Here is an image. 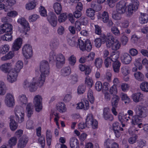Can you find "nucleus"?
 <instances>
[{
    "mask_svg": "<svg viewBox=\"0 0 148 148\" xmlns=\"http://www.w3.org/2000/svg\"><path fill=\"white\" fill-rule=\"evenodd\" d=\"M40 70L41 74L39 78L38 83L40 86L43 84L46 76L48 75L49 73V67L48 62L43 60L41 62L40 65Z\"/></svg>",
    "mask_w": 148,
    "mask_h": 148,
    "instance_id": "obj_1",
    "label": "nucleus"
},
{
    "mask_svg": "<svg viewBox=\"0 0 148 148\" xmlns=\"http://www.w3.org/2000/svg\"><path fill=\"white\" fill-rule=\"evenodd\" d=\"M49 61H54L56 62V66L57 68L61 67L65 63V57L61 53L56 55L53 51L50 53L49 58Z\"/></svg>",
    "mask_w": 148,
    "mask_h": 148,
    "instance_id": "obj_2",
    "label": "nucleus"
},
{
    "mask_svg": "<svg viewBox=\"0 0 148 148\" xmlns=\"http://www.w3.org/2000/svg\"><path fill=\"white\" fill-rule=\"evenodd\" d=\"M86 124L88 126H92L93 129H96L98 127V122L96 120L93 119L92 114H89L87 116Z\"/></svg>",
    "mask_w": 148,
    "mask_h": 148,
    "instance_id": "obj_3",
    "label": "nucleus"
},
{
    "mask_svg": "<svg viewBox=\"0 0 148 148\" xmlns=\"http://www.w3.org/2000/svg\"><path fill=\"white\" fill-rule=\"evenodd\" d=\"M137 115L140 118H145L148 114V110L143 106L138 105L136 107Z\"/></svg>",
    "mask_w": 148,
    "mask_h": 148,
    "instance_id": "obj_4",
    "label": "nucleus"
},
{
    "mask_svg": "<svg viewBox=\"0 0 148 148\" xmlns=\"http://www.w3.org/2000/svg\"><path fill=\"white\" fill-rule=\"evenodd\" d=\"M42 99L41 96L38 95L35 96L34 99V103L36 111L39 112L42 108Z\"/></svg>",
    "mask_w": 148,
    "mask_h": 148,
    "instance_id": "obj_5",
    "label": "nucleus"
},
{
    "mask_svg": "<svg viewBox=\"0 0 148 148\" xmlns=\"http://www.w3.org/2000/svg\"><path fill=\"white\" fill-rule=\"evenodd\" d=\"M17 22L22 25L24 29V31L22 33L25 35H27V33L26 32H28L30 29L28 22L24 18H22L18 19Z\"/></svg>",
    "mask_w": 148,
    "mask_h": 148,
    "instance_id": "obj_6",
    "label": "nucleus"
},
{
    "mask_svg": "<svg viewBox=\"0 0 148 148\" xmlns=\"http://www.w3.org/2000/svg\"><path fill=\"white\" fill-rule=\"evenodd\" d=\"M23 54L26 58H29L32 54V50L31 46L29 44L25 45L22 49Z\"/></svg>",
    "mask_w": 148,
    "mask_h": 148,
    "instance_id": "obj_7",
    "label": "nucleus"
},
{
    "mask_svg": "<svg viewBox=\"0 0 148 148\" xmlns=\"http://www.w3.org/2000/svg\"><path fill=\"white\" fill-rule=\"evenodd\" d=\"M102 37L103 39H106V45L108 48H112L113 42L114 40V38L112 34L108 33L106 36L104 35Z\"/></svg>",
    "mask_w": 148,
    "mask_h": 148,
    "instance_id": "obj_8",
    "label": "nucleus"
},
{
    "mask_svg": "<svg viewBox=\"0 0 148 148\" xmlns=\"http://www.w3.org/2000/svg\"><path fill=\"white\" fill-rule=\"evenodd\" d=\"M18 73L13 70L8 73L7 76V80L9 82L12 83L16 81L18 76Z\"/></svg>",
    "mask_w": 148,
    "mask_h": 148,
    "instance_id": "obj_9",
    "label": "nucleus"
},
{
    "mask_svg": "<svg viewBox=\"0 0 148 148\" xmlns=\"http://www.w3.org/2000/svg\"><path fill=\"white\" fill-rule=\"evenodd\" d=\"M47 19L51 25L55 27L57 24V17L55 14L53 12H49L47 15Z\"/></svg>",
    "mask_w": 148,
    "mask_h": 148,
    "instance_id": "obj_10",
    "label": "nucleus"
},
{
    "mask_svg": "<svg viewBox=\"0 0 148 148\" xmlns=\"http://www.w3.org/2000/svg\"><path fill=\"white\" fill-rule=\"evenodd\" d=\"M126 3L123 1H121L118 3L116 6V11L120 13H124L126 10Z\"/></svg>",
    "mask_w": 148,
    "mask_h": 148,
    "instance_id": "obj_11",
    "label": "nucleus"
},
{
    "mask_svg": "<svg viewBox=\"0 0 148 148\" xmlns=\"http://www.w3.org/2000/svg\"><path fill=\"white\" fill-rule=\"evenodd\" d=\"M113 130L116 136L119 138L121 135V133L120 131L123 130V129L120 127L119 124L118 122L114 123L112 125Z\"/></svg>",
    "mask_w": 148,
    "mask_h": 148,
    "instance_id": "obj_12",
    "label": "nucleus"
},
{
    "mask_svg": "<svg viewBox=\"0 0 148 148\" xmlns=\"http://www.w3.org/2000/svg\"><path fill=\"white\" fill-rule=\"evenodd\" d=\"M139 2L137 0H134L132 3L128 6V12L129 15H131L134 11L137 10L138 8Z\"/></svg>",
    "mask_w": 148,
    "mask_h": 148,
    "instance_id": "obj_13",
    "label": "nucleus"
},
{
    "mask_svg": "<svg viewBox=\"0 0 148 148\" xmlns=\"http://www.w3.org/2000/svg\"><path fill=\"white\" fill-rule=\"evenodd\" d=\"M5 102L6 105L9 107L14 106V99L12 94L10 93L6 94L5 98Z\"/></svg>",
    "mask_w": 148,
    "mask_h": 148,
    "instance_id": "obj_14",
    "label": "nucleus"
},
{
    "mask_svg": "<svg viewBox=\"0 0 148 148\" xmlns=\"http://www.w3.org/2000/svg\"><path fill=\"white\" fill-rule=\"evenodd\" d=\"M22 39L19 38L16 39L13 42L12 49L13 51L18 50L21 47L22 44Z\"/></svg>",
    "mask_w": 148,
    "mask_h": 148,
    "instance_id": "obj_15",
    "label": "nucleus"
},
{
    "mask_svg": "<svg viewBox=\"0 0 148 148\" xmlns=\"http://www.w3.org/2000/svg\"><path fill=\"white\" fill-rule=\"evenodd\" d=\"M121 60L123 64H128L131 62L132 58L130 54L128 53H125L121 55Z\"/></svg>",
    "mask_w": 148,
    "mask_h": 148,
    "instance_id": "obj_16",
    "label": "nucleus"
},
{
    "mask_svg": "<svg viewBox=\"0 0 148 148\" xmlns=\"http://www.w3.org/2000/svg\"><path fill=\"white\" fill-rule=\"evenodd\" d=\"M103 117L106 120L112 121L114 119L113 115L109 112L108 108H105L103 109Z\"/></svg>",
    "mask_w": 148,
    "mask_h": 148,
    "instance_id": "obj_17",
    "label": "nucleus"
},
{
    "mask_svg": "<svg viewBox=\"0 0 148 148\" xmlns=\"http://www.w3.org/2000/svg\"><path fill=\"white\" fill-rule=\"evenodd\" d=\"M139 117L137 115L133 116L131 122L133 125H137L139 128H141L143 126L142 123H140L141 122V120L139 119Z\"/></svg>",
    "mask_w": 148,
    "mask_h": 148,
    "instance_id": "obj_18",
    "label": "nucleus"
},
{
    "mask_svg": "<svg viewBox=\"0 0 148 148\" xmlns=\"http://www.w3.org/2000/svg\"><path fill=\"white\" fill-rule=\"evenodd\" d=\"M104 145L106 148H117L118 144L116 143H113L111 140L108 139L104 142Z\"/></svg>",
    "mask_w": 148,
    "mask_h": 148,
    "instance_id": "obj_19",
    "label": "nucleus"
},
{
    "mask_svg": "<svg viewBox=\"0 0 148 148\" xmlns=\"http://www.w3.org/2000/svg\"><path fill=\"white\" fill-rule=\"evenodd\" d=\"M133 101L137 103L142 100L144 97L143 95L141 92H137L133 94L132 95Z\"/></svg>",
    "mask_w": 148,
    "mask_h": 148,
    "instance_id": "obj_20",
    "label": "nucleus"
},
{
    "mask_svg": "<svg viewBox=\"0 0 148 148\" xmlns=\"http://www.w3.org/2000/svg\"><path fill=\"white\" fill-rule=\"evenodd\" d=\"M12 65L10 63H6L2 64L0 66V69L3 72L6 73L10 71Z\"/></svg>",
    "mask_w": 148,
    "mask_h": 148,
    "instance_id": "obj_21",
    "label": "nucleus"
},
{
    "mask_svg": "<svg viewBox=\"0 0 148 148\" xmlns=\"http://www.w3.org/2000/svg\"><path fill=\"white\" fill-rule=\"evenodd\" d=\"M9 119L10 121V129L12 131H15L17 129L18 125L14 120V116H11Z\"/></svg>",
    "mask_w": 148,
    "mask_h": 148,
    "instance_id": "obj_22",
    "label": "nucleus"
},
{
    "mask_svg": "<svg viewBox=\"0 0 148 148\" xmlns=\"http://www.w3.org/2000/svg\"><path fill=\"white\" fill-rule=\"evenodd\" d=\"M70 144L71 148H79V141L75 137H72L70 139Z\"/></svg>",
    "mask_w": 148,
    "mask_h": 148,
    "instance_id": "obj_23",
    "label": "nucleus"
},
{
    "mask_svg": "<svg viewBox=\"0 0 148 148\" xmlns=\"http://www.w3.org/2000/svg\"><path fill=\"white\" fill-rule=\"evenodd\" d=\"M28 139L26 137H23L20 139L18 143V148H23L26 145Z\"/></svg>",
    "mask_w": 148,
    "mask_h": 148,
    "instance_id": "obj_24",
    "label": "nucleus"
},
{
    "mask_svg": "<svg viewBox=\"0 0 148 148\" xmlns=\"http://www.w3.org/2000/svg\"><path fill=\"white\" fill-rule=\"evenodd\" d=\"M26 111L27 113V116L30 117L33 114V106L31 103H29L27 104L26 107Z\"/></svg>",
    "mask_w": 148,
    "mask_h": 148,
    "instance_id": "obj_25",
    "label": "nucleus"
},
{
    "mask_svg": "<svg viewBox=\"0 0 148 148\" xmlns=\"http://www.w3.org/2000/svg\"><path fill=\"white\" fill-rule=\"evenodd\" d=\"M98 18L100 19L104 23H106L109 19V15L108 13L104 11L102 14H99Z\"/></svg>",
    "mask_w": 148,
    "mask_h": 148,
    "instance_id": "obj_26",
    "label": "nucleus"
},
{
    "mask_svg": "<svg viewBox=\"0 0 148 148\" xmlns=\"http://www.w3.org/2000/svg\"><path fill=\"white\" fill-rule=\"evenodd\" d=\"M23 66V62L21 60H19L16 63L14 68L13 70L19 73Z\"/></svg>",
    "mask_w": 148,
    "mask_h": 148,
    "instance_id": "obj_27",
    "label": "nucleus"
},
{
    "mask_svg": "<svg viewBox=\"0 0 148 148\" xmlns=\"http://www.w3.org/2000/svg\"><path fill=\"white\" fill-rule=\"evenodd\" d=\"M55 12L57 14H60L62 10V7L60 3L58 2L55 3L53 5Z\"/></svg>",
    "mask_w": 148,
    "mask_h": 148,
    "instance_id": "obj_28",
    "label": "nucleus"
},
{
    "mask_svg": "<svg viewBox=\"0 0 148 148\" xmlns=\"http://www.w3.org/2000/svg\"><path fill=\"white\" fill-rule=\"evenodd\" d=\"M7 88L4 83L0 81V95H3L6 93Z\"/></svg>",
    "mask_w": 148,
    "mask_h": 148,
    "instance_id": "obj_29",
    "label": "nucleus"
},
{
    "mask_svg": "<svg viewBox=\"0 0 148 148\" xmlns=\"http://www.w3.org/2000/svg\"><path fill=\"white\" fill-rule=\"evenodd\" d=\"M71 72V69L70 67H65L61 69V74L62 76L65 77L69 75Z\"/></svg>",
    "mask_w": 148,
    "mask_h": 148,
    "instance_id": "obj_30",
    "label": "nucleus"
},
{
    "mask_svg": "<svg viewBox=\"0 0 148 148\" xmlns=\"http://www.w3.org/2000/svg\"><path fill=\"white\" fill-rule=\"evenodd\" d=\"M120 99V97L119 96L116 95H114L111 101L112 106L117 107Z\"/></svg>",
    "mask_w": 148,
    "mask_h": 148,
    "instance_id": "obj_31",
    "label": "nucleus"
},
{
    "mask_svg": "<svg viewBox=\"0 0 148 148\" xmlns=\"http://www.w3.org/2000/svg\"><path fill=\"white\" fill-rule=\"evenodd\" d=\"M57 110L60 112L62 113L66 111L65 105L63 103H59L56 105Z\"/></svg>",
    "mask_w": 148,
    "mask_h": 148,
    "instance_id": "obj_32",
    "label": "nucleus"
},
{
    "mask_svg": "<svg viewBox=\"0 0 148 148\" xmlns=\"http://www.w3.org/2000/svg\"><path fill=\"white\" fill-rule=\"evenodd\" d=\"M121 63L119 61L113 62L112 64V68L114 72L115 73H118L119 72Z\"/></svg>",
    "mask_w": 148,
    "mask_h": 148,
    "instance_id": "obj_33",
    "label": "nucleus"
},
{
    "mask_svg": "<svg viewBox=\"0 0 148 148\" xmlns=\"http://www.w3.org/2000/svg\"><path fill=\"white\" fill-rule=\"evenodd\" d=\"M139 21L142 24L147 23L148 21V15L145 14H141L139 17Z\"/></svg>",
    "mask_w": 148,
    "mask_h": 148,
    "instance_id": "obj_34",
    "label": "nucleus"
},
{
    "mask_svg": "<svg viewBox=\"0 0 148 148\" xmlns=\"http://www.w3.org/2000/svg\"><path fill=\"white\" fill-rule=\"evenodd\" d=\"M16 116L24 114V111L23 107L20 106H16L14 110Z\"/></svg>",
    "mask_w": 148,
    "mask_h": 148,
    "instance_id": "obj_35",
    "label": "nucleus"
},
{
    "mask_svg": "<svg viewBox=\"0 0 148 148\" xmlns=\"http://www.w3.org/2000/svg\"><path fill=\"white\" fill-rule=\"evenodd\" d=\"M121 47V44L117 40L115 39L113 42L111 49H112L115 50L119 49Z\"/></svg>",
    "mask_w": 148,
    "mask_h": 148,
    "instance_id": "obj_36",
    "label": "nucleus"
},
{
    "mask_svg": "<svg viewBox=\"0 0 148 148\" xmlns=\"http://www.w3.org/2000/svg\"><path fill=\"white\" fill-rule=\"evenodd\" d=\"M9 46L8 45L5 44L1 46L0 48V54H5L9 51Z\"/></svg>",
    "mask_w": 148,
    "mask_h": 148,
    "instance_id": "obj_37",
    "label": "nucleus"
},
{
    "mask_svg": "<svg viewBox=\"0 0 148 148\" xmlns=\"http://www.w3.org/2000/svg\"><path fill=\"white\" fill-rule=\"evenodd\" d=\"M36 6V2L35 1H33L26 4V8L29 10H32L34 9Z\"/></svg>",
    "mask_w": 148,
    "mask_h": 148,
    "instance_id": "obj_38",
    "label": "nucleus"
},
{
    "mask_svg": "<svg viewBox=\"0 0 148 148\" xmlns=\"http://www.w3.org/2000/svg\"><path fill=\"white\" fill-rule=\"evenodd\" d=\"M12 33L10 32L7 33L4 35L2 36L1 39L5 41H11L12 39V36L11 35Z\"/></svg>",
    "mask_w": 148,
    "mask_h": 148,
    "instance_id": "obj_39",
    "label": "nucleus"
},
{
    "mask_svg": "<svg viewBox=\"0 0 148 148\" xmlns=\"http://www.w3.org/2000/svg\"><path fill=\"white\" fill-rule=\"evenodd\" d=\"M14 51H10L8 53L1 58V60L5 61L11 59L14 56Z\"/></svg>",
    "mask_w": 148,
    "mask_h": 148,
    "instance_id": "obj_40",
    "label": "nucleus"
},
{
    "mask_svg": "<svg viewBox=\"0 0 148 148\" xmlns=\"http://www.w3.org/2000/svg\"><path fill=\"white\" fill-rule=\"evenodd\" d=\"M78 78V76L76 75H72L69 77V80L71 84H74L77 82Z\"/></svg>",
    "mask_w": 148,
    "mask_h": 148,
    "instance_id": "obj_41",
    "label": "nucleus"
},
{
    "mask_svg": "<svg viewBox=\"0 0 148 148\" xmlns=\"http://www.w3.org/2000/svg\"><path fill=\"white\" fill-rule=\"evenodd\" d=\"M85 50L90 51L92 48V45L89 40H86L85 41Z\"/></svg>",
    "mask_w": 148,
    "mask_h": 148,
    "instance_id": "obj_42",
    "label": "nucleus"
},
{
    "mask_svg": "<svg viewBox=\"0 0 148 148\" xmlns=\"http://www.w3.org/2000/svg\"><path fill=\"white\" fill-rule=\"evenodd\" d=\"M17 139L14 137H12L8 142V146H9L10 148H12V146L15 145L17 143Z\"/></svg>",
    "mask_w": 148,
    "mask_h": 148,
    "instance_id": "obj_43",
    "label": "nucleus"
},
{
    "mask_svg": "<svg viewBox=\"0 0 148 148\" xmlns=\"http://www.w3.org/2000/svg\"><path fill=\"white\" fill-rule=\"evenodd\" d=\"M134 75L135 78L139 81H141L143 80L144 75L140 72L135 73L134 74Z\"/></svg>",
    "mask_w": 148,
    "mask_h": 148,
    "instance_id": "obj_44",
    "label": "nucleus"
},
{
    "mask_svg": "<svg viewBox=\"0 0 148 148\" xmlns=\"http://www.w3.org/2000/svg\"><path fill=\"white\" fill-rule=\"evenodd\" d=\"M120 96L122 101H124L125 103H129L130 102V99L127 96V94L124 93H121L120 95Z\"/></svg>",
    "mask_w": 148,
    "mask_h": 148,
    "instance_id": "obj_45",
    "label": "nucleus"
},
{
    "mask_svg": "<svg viewBox=\"0 0 148 148\" xmlns=\"http://www.w3.org/2000/svg\"><path fill=\"white\" fill-rule=\"evenodd\" d=\"M47 142L49 146L50 145L51 141V133L50 130H47L46 132Z\"/></svg>",
    "mask_w": 148,
    "mask_h": 148,
    "instance_id": "obj_46",
    "label": "nucleus"
},
{
    "mask_svg": "<svg viewBox=\"0 0 148 148\" xmlns=\"http://www.w3.org/2000/svg\"><path fill=\"white\" fill-rule=\"evenodd\" d=\"M140 88L143 91L148 92V83L146 82H142L140 84Z\"/></svg>",
    "mask_w": 148,
    "mask_h": 148,
    "instance_id": "obj_47",
    "label": "nucleus"
},
{
    "mask_svg": "<svg viewBox=\"0 0 148 148\" xmlns=\"http://www.w3.org/2000/svg\"><path fill=\"white\" fill-rule=\"evenodd\" d=\"M19 101L21 104H26L27 102V98L25 95H22L18 97Z\"/></svg>",
    "mask_w": 148,
    "mask_h": 148,
    "instance_id": "obj_48",
    "label": "nucleus"
},
{
    "mask_svg": "<svg viewBox=\"0 0 148 148\" xmlns=\"http://www.w3.org/2000/svg\"><path fill=\"white\" fill-rule=\"evenodd\" d=\"M102 63V60L100 58H97L95 59L94 64L97 69L101 67Z\"/></svg>",
    "mask_w": 148,
    "mask_h": 148,
    "instance_id": "obj_49",
    "label": "nucleus"
},
{
    "mask_svg": "<svg viewBox=\"0 0 148 148\" xmlns=\"http://www.w3.org/2000/svg\"><path fill=\"white\" fill-rule=\"evenodd\" d=\"M87 97L90 102L92 103L94 102V98L93 96V92L91 89H89L87 94Z\"/></svg>",
    "mask_w": 148,
    "mask_h": 148,
    "instance_id": "obj_50",
    "label": "nucleus"
},
{
    "mask_svg": "<svg viewBox=\"0 0 148 148\" xmlns=\"http://www.w3.org/2000/svg\"><path fill=\"white\" fill-rule=\"evenodd\" d=\"M121 71L124 75H127L130 72V68L128 66H123L121 68Z\"/></svg>",
    "mask_w": 148,
    "mask_h": 148,
    "instance_id": "obj_51",
    "label": "nucleus"
},
{
    "mask_svg": "<svg viewBox=\"0 0 148 148\" xmlns=\"http://www.w3.org/2000/svg\"><path fill=\"white\" fill-rule=\"evenodd\" d=\"M69 64L73 66L76 62V58L74 55L71 56L68 59Z\"/></svg>",
    "mask_w": 148,
    "mask_h": 148,
    "instance_id": "obj_52",
    "label": "nucleus"
},
{
    "mask_svg": "<svg viewBox=\"0 0 148 148\" xmlns=\"http://www.w3.org/2000/svg\"><path fill=\"white\" fill-rule=\"evenodd\" d=\"M122 14V13L118 12L116 11H114L112 13V17L115 20H120L121 18V14Z\"/></svg>",
    "mask_w": 148,
    "mask_h": 148,
    "instance_id": "obj_53",
    "label": "nucleus"
},
{
    "mask_svg": "<svg viewBox=\"0 0 148 148\" xmlns=\"http://www.w3.org/2000/svg\"><path fill=\"white\" fill-rule=\"evenodd\" d=\"M95 12L92 8H89L86 10V14L90 17L93 18L95 14Z\"/></svg>",
    "mask_w": 148,
    "mask_h": 148,
    "instance_id": "obj_54",
    "label": "nucleus"
},
{
    "mask_svg": "<svg viewBox=\"0 0 148 148\" xmlns=\"http://www.w3.org/2000/svg\"><path fill=\"white\" fill-rule=\"evenodd\" d=\"M6 32L12 33V26L9 23H5L4 24Z\"/></svg>",
    "mask_w": 148,
    "mask_h": 148,
    "instance_id": "obj_55",
    "label": "nucleus"
},
{
    "mask_svg": "<svg viewBox=\"0 0 148 148\" xmlns=\"http://www.w3.org/2000/svg\"><path fill=\"white\" fill-rule=\"evenodd\" d=\"M112 33L115 36H119L120 35V32L118 28L116 26H113L111 28Z\"/></svg>",
    "mask_w": 148,
    "mask_h": 148,
    "instance_id": "obj_56",
    "label": "nucleus"
},
{
    "mask_svg": "<svg viewBox=\"0 0 148 148\" xmlns=\"http://www.w3.org/2000/svg\"><path fill=\"white\" fill-rule=\"evenodd\" d=\"M67 18L66 13H63L61 14L59 16L58 21L60 23L64 21Z\"/></svg>",
    "mask_w": 148,
    "mask_h": 148,
    "instance_id": "obj_57",
    "label": "nucleus"
},
{
    "mask_svg": "<svg viewBox=\"0 0 148 148\" xmlns=\"http://www.w3.org/2000/svg\"><path fill=\"white\" fill-rule=\"evenodd\" d=\"M86 86L83 84L79 85L77 89V92L78 94H81L83 93L86 90Z\"/></svg>",
    "mask_w": 148,
    "mask_h": 148,
    "instance_id": "obj_58",
    "label": "nucleus"
},
{
    "mask_svg": "<svg viewBox=\"0 0 148 148\" xmlns=\"http://www.w3.org/2000/svg\"><path fill=\"white\" fill-rule=\"evenodd\" d=\"M118 58L119 55L118 54L115 53H112L110 58L111 61H112L113 63L119 61L118 60Z\"/></svg>",
    "mask_w": 148,
    "mask_h": 148,
    "instance_id": "obj_59",
    "label": "nucleus"
},
{
    "mask_svg": "<svg viewBox=\"0 0 148 148\" xmlns=\"http://www.w3.org/2000/svg\"><path fill=\"white\" fill-rule=\"evenodd\" d=\"M78 44L77 45H79V48L80 50L82 51H85V42H84L83 40L79 39H78Z\"/></svg>",
    "mask_w": 148,
    "mask_h": 148,
    "instance_id": "obj_60",
    "label": "nucleus"
},
{
    "mask_svg": "<svg viewBox=\"0 0 148 148\" xmlns=\"http://www.w3.org/2000/svg\"><path fill=\"white\" fill-rule=\"evenodd\" d=\"M25 114L16 116V120L19 123H21L24 121Z\"/></svg>",
    "mask_w": 148,
    "mask_h": 148,
    "instance_id": "obj_61",
    "label": "nucleus"
},
{
    "mask_svg": "<svg viewBox=\"0 0 148 148\" xmlns=\"http://www.w3.org/2000/svg\"><path fill=\"white\" fill-rule=\"evenodd\" d=\"M34 122L32 120H28L26 123V128L29 129H32L34 128Z\"/></svg>",
    "mask_w": 148,
    "mask_h": 148,
    "instance_id": "obj_62",
    "label": "nucleus"
},
{
    "mask_svg": "<svg viewBox=\"0 0 148 148\" xmlns=\"http://www.w3.org/2000/svg\"><path fill=\"white\" fill-rule=\"evenodd\" d=\"M58 40L56 39H53L51 41L50 45L51 47L55 48L58 46Z\"/></svg>",
    "mask_w": 148,
    "mask_h": 148,
    "instance_id": "obj_63",
    "label": "nucleus"
},
{
    "mask_svg": "<svg viewBox=\"0 0 148 148\" xmlns=\"http://www.w3.org/2000/svg\"><path fill=\"white\" fill-rule=\"evenodd\" d=\"M85 83L89 87H91L93 84V81L89 77H87L85 78Z\"/></svg>",
    "mask_w": 148,
    "mask_h": 148,
    "instance_id": "obj_64",
    "label": "nucleus"
}]
</instances>
